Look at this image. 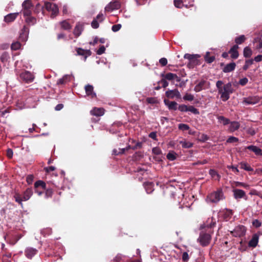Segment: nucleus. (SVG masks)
I'll return each instance as SVG.
<instances>
[{
	"label": "nucleus",
	"instance_id": "nucleus-19",
	"mask_svg": "<svg viewBox=\"0 0 262 262\" xmlns=\"http://www.w3.org/2000/svg\"><path fill=\"white\" fill-rule=\"evenodd\" d=\"M237 45H234L229 50V53L231 54V57L233 59H236L238 57V52Z\"/></svg>",
	"mask_w": 262,
	"mask_h": 262
},
{
	"label": "nucleus",
	"instance_id": "nucleus-8",
	"mask_svg": "<svg viewBox=\"0 0 262 262\" xmlns=\"http://www.w3.org/2000/svg\"><path fill=\"white\" fill-rule=\"evenodd\" d=\"M260 98L258 96H251L245 98L243 102L246 104H255L259 102Z\"/></svg>",
	"mask_w": 262,
	"mask_h": 262
},
{
	"label": "nucleus",
	"instance_id": "nucleus-28",
	"mask_svg": "<svg viewBox=\"0 0 262 262\" xmlns=\"http://www.w3.org/2000/svg\"><path fill=\"white\" fill-rule=\"evenodd\" d=\"M209 173L212 179L215 180L219 181L221 176L217 173V172L214 169H210Z\"/></svg>",
	"mask_w": 262,
	"mask_h": 262
},
{
	"label": "nucleus",
	"instance_id": "nucleus-15",
	"mask_svg": "<svg viewBox=\"0 0 262 262\" xmlns=\"http://www.w3.org/2000/svg\"><path fill=\"white\" fill-rule=\"evenodd\" d=\"M77 54L78 55L83 56L84 57V60H85L86 58L90 56L91 54V52L89 50H83L81 48H77L76 49Z\"/></svg>",
	"mask_w": 262,
	"mask_h": 262
},
{
	"label": "nucleus",
	"instance_id": "nucleus-20",
	"mask_svg": "<svg viewBox=\"0 0 262 262\" xmlns=\"http://www.w3.org/2000/svg\"><path fill=\"white\" fill-rule=\"evenodd\" d=\"M91 114L93 116H101L104 114V110L103 108L95 107L91 111Z\"/></svg>",
	"mask_w": 262,
	"mask_h": 262
},
{
	"label": "nucleus",
	"instance_id": "nucleus-6",
	"mask_svg": "<svg viewBox=\"0 0 262 262\" xmlns=\"http://www.w3.org/2000/svg\"><path fill=\"white\" fill-rule=\"evenodd\" d=\"M45 8L46 9L50 12H52V17H54L58 13V8L57 6L50 2H46L45 3Z\"/></svg>",
	"mask_w": 262,
	"mask_h": 262
},
{
	"label": "nucleus",
	"instance_id": "nucleus-3",
	"mask_svg": "<svg viewBox=\"0 0 262 262\" xmlns=\"http://www.w3.org/2000/svg\"><path fill=\"white\" fill-rule=\"evenodd\" d=\"M224 199V196L222 189H219L216 191H213L209 194L207 196L206 200L207 202L216 203Z\"/></svg>",
	"mask_w": 262,
	"mask_h": 262
},
{
	"label": "nucleus",
	"instance_id": "nucleus-47",
	"mask_svg": "<svg viewBox=\"0 0 262 262\" xmlns=\"http://www.w3.org/2000/svg\"><path fill=\"white\" fill-rule=\"evenodd\" d=\"M167 158L171 161H173L176 159V156L174 152H170L167 155Z\"/></svg>",
	"mask_w": 262,
	"mask_h": 262
},
{
	"label": "nucleus",
	"instance_id": "nucleus-57",
	"mask_svg": "<svg viewBox=\"0 0 262 262\" xmlns=\"http://www.w3.org/2000/svg\"><path fill=\"white\" fill-rule=\"evenodd\" d=\"M22 237L21 235H16L15 236V241H11L9 243L12 245H14L21 237Z\"/></svg>",
	"mask_w": 262,
	"mask_h": 262
},
{
	"label": "nucleus",
	"instance_id": "nucleus-62",
	"mask_svg": "<svg viewBox=\"0 0 262 262\" xmlns=\"http://www.w3.org/2000/svg\"><path fill=\"white\" fill-rule=\"evenodd\" d=\"M182 259L185 261H187L189 259V255L187 252H185L183 253Z\"/></svg>",
	"mask_w": 262,
	"mask_h": 262
},
{
	"label": "nucleus",
	"instance_id": "nucleus-17",
	"mask_svg": "<svg viewBox=\"0 0 262 262\" xmlns=\"http://www.w3.org/2000/svg\"><path fill=\"white\" fill-rule=\"evenodd\" d=\"M94 88L92 85L88 84L85 86V91L86 95L91 98H94L96 96V94L93 91Z\"/></svg>",
	"mask_w": 262,
	"mask_h": 262
},
{
	"label": "nucleus",
	"instance_id": "nucleus-52",
	"mask_svg": "<svg viewBox=\"0 0 262 262\" xmlns=\"http://www.w3.org/2000/svg\"><path fill=\"white\" fill-rule=\"evenodd\" d=\"M34 177L33 175H28L26 178L27 182L28 184H31L33 181Z\"/></svg>",
	"mask_w": 262,
	"mask_h": 262
},
{
	"label": "nucleus",
	"instance_id": "nucleus-53",
	"mask_svg": "<svg viewBox=\"0 0 262 262\" xmlns=\"http://www.w3.org/2000/svg\"><path fill=\"white\" fill-rule=\"evenodd\" d=\"M248 79L246 77H244L239 80V84L243 86L246 85L248 83Z\"/></svg>",
	"mask_w": 262,
	"mask_h": 262
},
{
	"label": "nucleus",
	"instance_id": "nucleus-31",
	"mask_svg": "<svg viewBox=\"0 0 262 262\" xmlns=\"http://www.w3.org/2000/svg\"><path fill=\"white\" fill-rule=\"evenodd\" d=\"M243 54L245 57H250L252 55V51L249 47H246L244 49Z\"/></svg>",
	"mask_w": 262,
	"mask_h": 262
},
{
	"label": "nucleus",
	"instance_id": "nucleus-46",
	"mask_svg": "<svg viewBox=\"0 0 262 262\" xmlns=\"http://www.w3.org/2000/svg\"><path fill=\"white\" fill-rule=\"evenodd\" d=\"M179 129L184 131V130H187L189 129V126L186 124L181 123L179 124Z\"/></svg>",
	"mask_w": 262,
	"mask_h": 262
},
{
	"label": "nucleus",
	"instance_id": "nucleus-13",
	"mask_svg": "<svg viewBox=\"0 0 262 262\" xmlns=\"http://www.w3.org/2000/svg\"><path fill=\"white\" fill-rule=\"evenodd\" d=\"M29 29L28 28L24 27L21 30V33L19 35V40L25 42L28 37Z\"/></svg>",
	"mask_w": 262,
	"mask_h": 262
},
{
	"label": "nucleus",
	"instance_id": "nucleus-39",
	"mask_svg": "<svg viewBox=\"0 0 262 262\" xmlns=\"http://www.w3.org/2000/svg\"><path fill=\"white\" fill-rule=\"evenodd\" d=\"M61 28L64 30H69L71 28L70 24L66 20L61 22Z\"/></svg>",
	"mask_w": 262,
	"mask_h": 262
},
{
	"label": "nucleus",
	"instance_id": "nucleus-25",
	"mask_svg": "<svg viewBox=\"0 0 262 262\" xmlns=\"http://www.w3.org/2000/svg\"><path fill=\"white\" fill-rule=\"evenodd\" d=\"M258 242V236L254 234L249 242V246L252 247H255Z\"/></svg>",
	"mask_w": 262,
	"mask_h": 262
},
{
	"label": "nucleus",
	"instance_id": "nucleus-14",
	"mask_svg": "<svg viewBox=\"0 0 262 262\" xmlns=\"http://www.w3.org/2000/svg\"><path fill=\"white\" fill-rule=\"evenodd\" d=\"M73 78V76L72 74L65 75L61 78L58 80L57 83V84H64L70 81Z\"/></svg>",
	"mask_w": 262,
	"mask_h": 262
},
{
	"label": "nucleus",
	"instance_id": "nucleus-50",
	"mask_svg": "<svg viewBox=\"0 0 262 262\" xmlns=\"http://www.w3.org/2000/svg\"><path fill=\"white\" fill-rule=\"evenodd\" d=\"M121 28V24H117L113 25L112 27V30L113 32H116L118 31Z\"/></svg>",
	"mask_w": 262,
	"mask_h": 262
},
{
	"label": "nucleus",
	"instance_id": "nucleus-18",
	"mask_svg": "<svg viewBox=\"0 0 262 262\" xmlns=\"http://www.w3.org/2000/svg\"><path fill=\"white\" fill-rule=\"evenodd\" d=\"M233 192L234 197L236 199H241L246 196L245 192L242 189H236L233 190Z\"/></svg>",
	"mask_w": 262,
	"mask_h": 262
},
{
	"label": "nucleus",
	"instance_id": "nucleus-54",
	"mask_svg": "<svg viewBox=\"0 0 262 262\" xmlns=\"http://www.w3.org/2000/svg\"><path fill=\"white\" fill-rule=\"evenodd\" d=\"M105 51V48L104 47V46H102L97 51V54L98 55H101L104 53Z\"/></svg>",
	"mask_w": 262,
	"mask_h": 262
},
{
	"label": "nucleus",
	"instance_id": "nucleus-49",
	"mask_svg": "<svg viewBox=\"0 0 262 262\" xmlns=\"http://www.w3.org/2000/svg\"><path fill=\"white\" fill-rule=\"evenodd\" d=\"M20 48V43L18 42L13 43L11 45V48L12 50H16Z\"/></svg>",
	"mask_w": 262,
	"mask_h": 262
},
{
	"label": "nucleus",
	"instance_id": "nucleus-61",
	"mask_svg": "<svg viewBox=\"0 0 262 262\" xmlns=\"http://www.w3.org/2000/svg\"><path fill=\"white\" fill-rule=\"evenodd\" d=\"M159 62L162 66H165L167 63V60L165 58H162L159 60Z\"/></svg>",
	"mask_w": 262,
	"mask_h": 262
},
{
	"label": "nucleus",
	"instance_id": "nucleus-11",
	"mask_svg": "<svg viewBox=\"0 0 262 262\" xmlns=\"http://www.w3.org/2000/svg\"><path fill=\"white\" fill-rule=\"evenodd\" d=\"M37 250L32 248L28 247L25 250V253L26 257L29 259H31L37 253Z\"/></svg>",
	"mask_w": 262,
	"mask_h": 262
},
{
	"label": "nucleus",
	"instance_id": "nucleus-29",
	"mask_svg": "<svg viewBox=\"0 0 262 262\" xmlns=\"http://www.w3.org/2000/svg\"><path fill=\"white\" fill-rule=\"evenodd\" d=\"M144 188L147 193H150L154 190V185L152 183H145Z\"/></svg>",
	"mask_w": 262,
	"mask_h": 262
},
{
	"label": "nucleus",
	"instance_id": "nucleus-58",
	"mask_svg": "<svg viewBox=\"0 0 262 262\" xmlns=\"http://www.w3.org/2000/svg\"><path fill=\"white\" fill-rule=\"evenodd\" d=\"M91 26L94 29H97L99 27L98 21L96 19H94L91 23Z\"/></svg>",
	"mask_w": 262,
	"mask_h": 262
},
{
	"label": "nucleus",
	"instance_id": "nucleus-35",
	"mask_svg": "<svg viewBox=\"0 0 262 262\" xmlns=\"http://www.w3.org/2000/svg\"><path fill=\"white\" fill-rule=\"evenodd\" d=\"M209 54H210V53L209 52H207L206 53V54L205 56V59L207 62L210 63L214 60L215 57L214 56L210 57Z\"/></svg>",
	"mask_w": 262,
	"mask_h": 262
},
{
	"label": "nucleus",
	"instance_id": "nucleus-26",
	"mask_svg": "<svg viewBox=\"0 0 262 262\" xmlns=\"http://www.w3.org/2000/svg\"><path fill=\"white\" fill-rule=\"evenodd\" d=\"M165 79L168 80L176 79L177 81H179L180 80V78L177 75V74L172 73H167L165 76Z\"/></svg>",
	"mask_w": 262,
	"mask_h": 262
},
{
	"label": "nucleus",
	"instance_id": "nucleus-48",
	"mask_svg": "<svg viewBox=\"0 0 262 262\" xmlns=\"http://www.w3.org/2000/svg\"><path fill=\"white\" fill-rule=\"evenodd\" d=\"M188 106L185 104L180 105L178 107V110L182 112H188Z\"/></svg>",
	"mask_w": 262,
	"mask_h": 262
},
{
	"label": "nucleus",
	"instance_id": "nucleus-56",
	"mask_svg": "<svg viewBox=\"0 0 262 262\" xmlns=\"http://www.w3.org/2000/svg\"><path fill=\"white\" fill-rule=\"evenodd\" d=\"M104 19V16L102 13H99L97 15L96 17V20L98 21L102 22Z\"/></svg>",
	"mask_w": 262,
	"mask_h": 262
},
{
	"label": "nucleus",
	"instance_id": "nucleus-33",
	"mask_svg": "<svg viewBox=\"0 0 262 262\" xmlns=\"http://www.w3.org/2000/svg\"><path fill=\"white\" fill-rule=\"evenodd\" d=\"M240 165L241 168L248 171H251L253 170V169L247 163L245 162H241L240 163Z\"/></svg>",
	"mask_w": 262,
	"mask_h": 262
},
{
	"label": "nucleus",
	"instance_id": "nucleus-12",
	"mask_svg": "<svg viewBox=\"0 0 262 262\" xmlns=\"http://www.w3.org/2000/svg\"><path fill=\"white\" fill-rule=\"evenodd\" d=\"M207 81L202 80L200 81L194 87V91L196 92H199L203 90L206 89Z\"/></svg>",
	"mask_w": 262,
	"mask_h": 262
},
{
	"label": "nucleus",
	"instance_id": "nucleus-4",
	"mask_svg": "<svg viewBox=\"0 0 262 262\" xmlns=\"http://www.w3.org/2000/svg\"><path fill=\"white\" fill-rule=\"evenodd\" d=\"M33 194V191L31 189L28 188L24 193L23 198H21L18 194L14 195V199L16 202L22 205V201H26L28 200Z\"/></svg>",
	"mask_w": 262,
	"mask_h": 262
},
{
	"label": "nucleus",
	"instance_id": "nucleus-30",
	"mask_svg": "<svg viewBox=\"0 0 262 262\" xmlns=\"http://www.w3.org/2000/svg\"><path fill=\"white\" fill-rule=\"evenodd\" d=\"M217 118L218 119L219 122L223 124L224 125L229 124L230 122L229 119L222 116H218Z\"/></svg>",
	"mask_w": 262,
	"mask_h": 262
},
{
	"label": "nucleus",
	"instance_id": "nucleus-32",
	"mask_svg": "<svg viewBox=\"0 0 262 262\" xmlns=\"http://www.w3.org/2000/svg\"><path fill=\"white\" fill-rule=\"evenodd\" d=\"M180 143L182 145V147L185 148H191L193 145V144L191 142L186 140L181 141H180Z\"/></svg>",
	"mask_w": 262,
	"mask_h": 262
},
{
	"label": "nucleus",
	"instance_id": "nucleus-64",
	"mask_svg": "<svg viewBox=\"0 0 262 262\" xmlns=\"http://www.w3.org/2000/svg\"><path fill=\"white\" fill-rule=\"evenodd\" d=\"M160 83L163 88H166L168 85V82L166 81V79H162L160 81Z\"/></svg>",
	"mask_w": 262,
	"mask_h": 262
},
{
	"label": "nucleus",
	"instance_id": "nucleus-60",
	"mask_svg": "<svg viewBox=\"0 0 262 262\" xmlns=\"http://www.w3.org/2000/svg\"><path fill=\"white\" fill-rule=\"evenodd\" d=\"M227 168L229 169H231L232 171L236 173H238L239 172V170L237 167L236 166L233 165H229L227 166Z\"/></svg>",
	"mask_w": 262,
	"mask_h": 262
},
{
	"label": "nucleus",
	"instance_id": "nucleus-34",
	"mask_svg": "<svg viewBox=\"0 0 262 262\" xmlns=\"http://www.w3.org/2000/svg\"><path fill=\"white\" fill-rule=\"evenodd\" d=\"M130 146H128L127 148H119V150H118L116 149H114L113 150V154L114 155H118L119 154H123L125 151L128 150L129 149Z\"/></svg>",
	"mask_w": 262,
	"mask_h": 262
},
{
	"label": "nucleus",
	"instance_id": "nucleus-23",
	"mask_svg": "<svg viewBox=\"0 0 262 262\" xmlns=\"http://www.w3.org/2000/svg\"><path fill=\"white\" fill-rule=\"evenodd\" d=\"M18 14V13H10L5 17L4 20L7 23L12 22L15 19Z\"/></svg>",
	"mask_w": 262,
	"mask_h": 262
},
{
	"label": "nucleus",
	"instance_id": "nucleus-16",
	"mask_svg": "<svg viewBox=\"0 0 262 262\" xmlns=\"http://www.w3.org/2000/svg\"><path fill=\"white\" fill-rule=\"evenodd\" d=\"M240 127V124L237 121L230 122L229 123L228 130L230 132H234L237 130Z\"/></svg>",
	"mask_w": 262,
	"mask_h": 262
},
{
	"label": "nucleus",
	"instance_id": "nucleus-55",
	"mask_svg": "<svg viewBox=\"0 0 262 262\" xmlns=\"http://www.w3.org/2000/svg\"><path fill=\"white\" fill-rule=\"evenodd\" d=\"M23 13L26 17L30 16L31 14V9H23Z\"/></svg>",
	"mask_w": 262,
	"mask_h": 262
},
{
	"label": "nucleus",
	"instance_id": "nucleus-38",
	"mask_svg": "<svg viewBox=\"0 0 262 262\" xmlns=\"http://www.w3.org/2000/svg\"><path fill=\"white\" fill-rule=\"evenodd\" d=\"M34 186L35 188H38L39 187H41L43 189H46V184L45 182L41 180H39L36 181L34 184Z\"/></svg>",
	"mask_w": 262,
	"mask_h": 262
},
{
	"label": "nucleus",
	"instance_id": "nucleus-22",
	"mask_svg": "<svg viewBox=\"0 0 262 262\" xmlns=\"http://www.w3.org/2000/svg\"><path fill=\"white\" fill-rule=\"evenodd\" d=\"M236 67V64L235 62H232L228 63L225 66L224 68L223 71L224 73H229L233 71Z\"/></svg>",
	"mask_w": 262,
	"mask_h": 262
},
{
	"label": "nucleus",
	"instance_id": "nucleus-36",
	"mask_svg": "<svg viewBox=\"0 0 262 262\" xmlns=\"http://www.w3.org/2000/svg\"><path fill=\"white\" fill-rule=\"evenodd\" d=\"M82 30V29L81 26L77 25L74 30V35L76 36H79L81 34Z\"/></svg>",
	"mask_w": 262,
	"mask_h": 262
},
{
	"label": "nucleus",
	"instance_id": "nucleus-2",
	"mask_svg": "<svg viewBox=\"0 0 262 262\" xmlns=\"http://www.w3.org/2000/svg\"><path fill=\"white\" fill-rule=\"evenodd\" d=\"M19 63L18 61H17L15 63V72L16 75H19L20 79L27 83H30L33 81L34 77L33 75L29 71H25L19 74V69L17 67Z\"/></svg>",
	"mask_w": 262,
	"mask_h": 262
},
{
	"label": "nucleus",
	"instance_id": "nucleus-27",
	"mask_svg": "<svg viewBox=\"0 0 262 262\" xmlns=\"http://www.w3.org/2000/svg\"><path fill=\"white\" fill-rule=\"evenodd\" d=\"M165 104L168 106L169 110H176L177 109V103L175 101H166L164 100Z\"/></svg>",
	"mask_w": 262,
	"mask_h": 262
},
{
	"label": "nucleus",
	"instance_id": "nucleus-40",
	"mask_svg": "<svg viewBox=\"0 0 262 262\" xmlns=\"http://www.w3.org/2000/svg\"><path fill=\"white\" fill-rule=\"evenodd\" d=\"M26 21L29 25H34L36 22L35 18L31 16L27 17L26 18Z\"/></svg>",
	"mask_w": 262,
	"mask_h": 262
},
{
	"label": "nucleus",
	"instance_id": "nucleus-9",
	"mask_svg": "<svg viewBox=\"0 0 262 262\" xmlns=\"http://www.w3.org/2000/svg\"><path fill=\"white\" fill-rule=\"evenodd\" d=\"M120 4L118 1H114L110 2L105 7V10L108 12H111L114 10L119 9Z\"/></svg>",
	"mask_w": 262,
	"mask_h": 262
},
{
	"label": "nucleus",
	"instance_id": "nucleus-63",
	"mask_svg": "<svg viewBox=\"0 0 262 262\" xmlns=\"http://www.w3.org/2000/svg\"><path fill=\"white\" fill-rule=\"evenodd\" d=\"M252 224L254 227L256 228L260 227L261 225L260 222L257 220H254L252 222Z\"/></svg>",
	"mask_w": 262,
	"mask_h": 262
},
{
	"label": "nucleus",
	"instance_id": "nucleus-21",
	"mask_svg": "<svg viewBox=\"0 0 262 262\" xmlns=\"http://www.w3.org/2000/svg\"><path fill=\"white\" fill-rule=\"evenodd\" d=\"M246 148L251 150L257 156H262V150L256 146L250 145L247 146Z\"/></svg>",
	"mask_w": 262,
	"mask_h": 262
},
{
	"label": "nucleus",
	"instance_id": "nucleus-24",
	"mask_svg": "<svg viewBox=\"0 0 262 262\" xmlns=\"http://www.w3.org/2000/svg\"><path fill=\"white\" fill-rule=\"evenodd\" d=\"M180 95L179 91L177 90H168L165 93V95L166 97L170 98H173L176 96H178Z\"/></svg>",
	"mask_w": 262,
	"mask_h": 262
},
{
	"label": "nucleus",
	"instance_id": "nucleus-41",
	"mask_svg": "<svg viewBox=\"0 0 262 262\" xmlns=\"http://www.w3.org/2000/svg\"><path fill=\"white\" fill-rule=\"evenodd\" d=\"M253 63V60L252 59L247 60L245 61V64L243 66V70L246 71L249 67Z\"/></svg>",
	"mask_w": 262,
	"mask_h": 262
},
{
	"label": "nucleus",
	"instance_id": "nucleus-7",
	"mask_svg": "<svg viewBox=\"0 0 262 262\" xmlns=\"http://www.w3.org/2000/svg\"><path fill=\"white\" fill-rule=\"evenodd\" d=\"M246 231V228L244 226L238 225L231 231V233L235 237H241L245 234Z\"/></svg>",
	"mask_w": 262,
	"mask_h": 262
},
{
	"label": "nucleus",
	"instance_id": "nucleus-44",
	"mask_svg": "<svg viewBox=\"0 0 262 262\" xmlns=\"http://www.w3.org/2000/svg\"><path fill=\"white\" fill-rule=\"evenodd\" d=\"M174 5L178 8H182L184 6L182 0H174Z\"/></svg>",
	"mask_w": 262,
	"mask_h": 262
},
{
	"label": "nucleus",
	"instance_id": "nucleus-1",
	"mask_svg": "<svg viewBox=\"0 0 262 262\" xmlns=\"http://www.w3.org/2000/svg\"><path fill=\"white\" fill-rule=\"evenodd\" d=\"M216 87L221 100L224 102L227 101L230 98V95L233 92L231 82L224 84L223 81L218 80L216 82Z\"/></svg>",
	"mask_w": 262,
	"mask_h": 262
},
{
	"label": "nucleus",
	"instance_id": "nucleus-42",
	"mask_svg": "<svg viewBox=\"0 0 262 262\" xmlns=\"http://www.w3.org/2000/svg\"><path fill=\"white\" fill-rule=\"evenodd\" d=\"M188 111L190 112L191 113L195 115L199 114V110L192 105L188 106Z\"/></svg>",
	"mask_w": 262,
	"mask_h": 262
},
{
	"label": "nucleus",
	"instance_id": "nucleus-5",
	"mask_svg": "<svg viewBox=\"0 0 262 262\" xmlns=\"http://www.w3.org/2000/svg\"><path fill=\"white\" fill-rule=\"evenodd\" d=\"M211 238L210 234L201 232L198 240L202 246H206L210 243Z\"/></svg>",
	"mask_w": 262,
	"mask_h": 262
},
{
	"label": "nucleus",
	"instance_id": "nucleus-51",
	"mask_svg": "<svg viewBox=\"0 0 262 262\" xmlns=\"http://www.w3.org/2000/svg\"><path fill=\"white\" fill-rule=\"evenodd\" d=\"M238 141V139L236 137L231 136L227 140V143L236 142Z\"/></svg>",
	"mask_w": 262,
	"mask_h": 262
},
{
	"label": "nucleus",
	"instance_id": "nucleus-10",
	"mask_svg": "<svg viewBox=\"0 0 262 262\" xmlns=\"http://www.w3.org/2000/svg\"><path fill=\"white\" fill-rule=\"evenodd\" d=\"M200 57V55L199 54H185L184 56L185 59H188L190 63L193 64L198 63V58Z\"/></svg>",
	"mask_w": 262,
	"mask_h": 262
},
{
	"label": "nucleus",
	"instance_id": "nucleus-59",
	"mask_svg": "<svg viewBox=\"0 0 262 262\" xmlns=\"http://www.w3.org/2000/svg\"><path fill=\"white\" fill-rule=\"evenodd\" d=\"M9 58L8 54L7 53H4L1 57V60L3 62L6 61Z\"/></svg>",
	"mask_w": 262,
	"mask_h": 262
},
{
	"label": "nucleus",
	"instance_id": "nucleus-37",
	"mask_svg": "<svg viewBox=\"0 0 262 262\" xmlns=\"http://www.w3.org/2000/svg\"><path fill=\"white\" fill-rule=\"evenodd\" d=\"M22 7L23 9H31L32 7V4L30 0H25L23 4Z\"/></svg>",
	"mask_w": 262,
	"mask_h": 262
},
{
	"label": "nucleus",
	"instance_id": "nucleus-43",
	"mask_svg": "<svg viewBox=\"0 0 262 262\" xmlns=\"http://www.w3.org/2000/svg\"><path fill=\"white\" fill-rule=\"evenodd\" d=\"M246 39V38L244 35H241L240 36L236 37L235 39V41L237 44H241Z\"/></svg>",
	"mask_w": 262,
	"mask_h": 262
},
{
	"label": "nucleus",
	"instance_id": "nucleus-45",
	"mask_svg": "<svg viewBox=\"0 0 262 262\" xmlns=\"http://www.w3.org/2000/svg\"><path fill=\"white\" fill-rule=\"evenodd\" d=\"M183 99L185 100H188V101H192L194 99V96L193 95L189 93H186L184 96H183Z\"/></svg>",
	"mask_w": 262,
	"mask_h": 262
}]
</instances>
